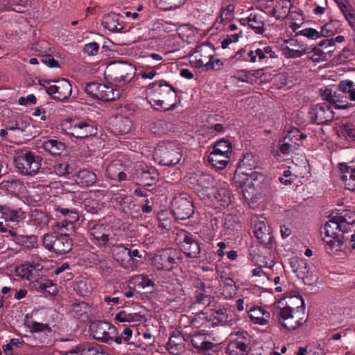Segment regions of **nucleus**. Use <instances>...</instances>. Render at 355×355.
<instances>
[{"instance_id": "f257e3e1", "label": "nucleus", "mask_w": 355, "mask_h": 355, "mask_svg": "<svg viewBox=\"0 0 355 355\" xmlns=\"http://www.w3.org/2000/svg\"><path fill=\"white\" fill-rule=\"evenodd\" d=\"M146 99L156 110H173L178 103L175 89L164 81L155 82L148 86Z\"/></svg>"}, {"instance_id": "f03ea898", "label": "nucleus", "mask_w": 355, "mask_h": 355, "mask_svg": "<svg viewBox=\"0 0 355 355\" xmlns=\"http://www.w3.org/2000/svg\"><path fill=\"white\" fill-rule=\"evenodd\" d=\"M135 73V69L131 64L121 61L110 62L105 70V78L119 86L128 83Z\"/></svg>"}, {"instance_id": "7ed1b4c3", "label": "nucleus", "mask_w": 355, "mask_h": 355, "mask_svg": "<svg viewBox=\"0 0 355 355\" xmlns=\"http://www.w3.org/2000/svg\"><path fill=\"white\" fill-rule=\"evenodd\" d=\"M60 129L65 135L78 139H85L97 133V128L92 121L80 119H65L61 122Z\"/></svg>"}, {"instance_id": "20e7f679", "label": "nucleus", "mask_w": 355, "mask_h": 355, "mask_svg": "<svg viewBox=\"0 0 355 355\" xmlns=\"http://www.w3.org/2000/svg\"><path fill=\"white\" fill-rule=\"evenodd\" d=\"M155 156L161 164L171 166L180 161L182 153L176 142L162 141L155 148Z\"/></svg>"}, {"instance_id": "39448f33", "label": "nucleus", "mask_w": 355, "mask_h": 355, "mask_svg": "<svg viewBox=\"0 0 355 355\" xmlns=\"http://www.w3.org/2000/svg\"><path fill=\"white\" fill-rule=\"evenodd\" d=\"M323 241L326 243L327 250L331 254L343 249L345 243L344 233L339 232L336 223L327 222L324 227Z\"/></svg>"}, {"instance_id": "423d86ee", "label": "nucleus", "mask_w": 355, "mask_h": 355, "mask_svg": "<svg viewBox=\"0 0 355 355\" xmlns=\"http://www.w3.org/2000/svg\"><path fill=\"white\" fill-rule=\"evenodd\" d=\"M259 177L261 175L257 172L240 173L234 177L236 182L239 184L244 200L249 205L254 202L257 196L256 182Z\"/></svg>"}, {"instance_id": "0eeeda50", "label": "nucleus", "mask_w": 355, "mask_h": 355, "mask_svg": "<svg viewBox=\"0 0 355 355\" xmlns=\"http://www.w3.org/2000/svg\"><path fill=\"white\" fill-rule=\"evenodd\" d=\"M43 245L49 251H53L58 254H63L71 250L72 241L67 232L60 234L49 233L44 235Z\"/></svg>"}, {"instance_id": "6e6552de", "label": "nucleus", "mask_w": 355, "mask_h": 355, "mask_svg": "<svg viewBox=\"0 0 355 355\" xmlns=\"http://www.w3.org/2000/svg\"><path fill=\"white\" fill-rule=\"evenodd\" d=\"M202 320L201 325L211 327L220 324L232 325L237 320L235 312H198L195 320Z\"/></svg>"}, {"instance_id": "1a4fd4ad", "label": "nucleus", "mask_w": 355, "mask_h": 355, "mask_svg": "<svg viewBox=\"0 0 355 355\" xmlns=\"http://www.w3.org/2000/svg\"><path fill=\"white\" fill-rule=\"evenodd\" d=\"M232 153V145L225 140L218 141L213 147V150L208 156L209 164L218 169L224 168Z\"/></svg>"}, {"instance_id": "9d476101", "label": "nucleus", "mask_w": 355, "mask_h": 355, "mask_svg": "<svg viewBox=\"0 0 355 355\" xmlns=\"http://www.w3.org/2000/svg\"><path fill=\"white\" fill-rule=\"evenodd\" d=\"M42 158L31 152L19 155L15 159L16 168L19 172L27 175L37 174L41 167Z\"/></svg>"}, {"instance_id": "9b49d317", "label": "nucleus", "mask_w": 355, "mask_h": 355, "mask_svg": "<svg viewBox=\"0 0 355 355\" xmlns=\"http://www.w3.org/2000/svg\"><path fill=\"white\" fill-rule=\"evenodd\" d=\"M233 334L231 336L233 337ZM225 348V355H246L251 349L250 338L246 331H236Z\"/></svg>"}, {"instance_id": "f8f14e48", "label": "nucleus", "mask_w": 355, "mask_h": 355, "mask_svg": "<svg viewBox=\"0 0 355 355\" xmlns=\"http://www.w3.org/2000/svg\"><path fill=\"white\" fill-rule=\"evenodd\" d=\"M86 92L99 100L105 101H115L121 96V92L118 89L98 83H89L85 87Z\"/></svg>"}, {"instance_id": "ddd939ff", "label": "nucleus", "mask_w": 355, "mask_h": 355, "mask_svg": "<svg viewBox=\"0 0 355 355\" xmlns=\"http://www.w3.org/2000/svg\"><path fill=\"white\" fill-rule=\"evenodd\" d=\"M89 331L93 338L103 343H112L116 336V327L106 321H95L91 323Z\"/></svg>"}, {"instance_id": "4468645a", "label": "nucleus", "mask_w": 355, "mask_h": 355, "mask_svg": "<svg viewBox=\"0 0 355 355\" xmlns=\"http://www.w3.org/2000/svg\"><path fill=\"white\" fill-rule=\"evenodd\" d=\"M175 241L181 250L189 257H197L200 252V245L193 236L186 231L177 233Z\"/></svg>"}, {"instance_id": "2eb2a0df", "label": "nucleus", "mask_w": 355, "mask_h": 355, "mask_svg": "<svg viewBox=\"0 0 355 355\" xmlns=\"http://www.w3.org/2000/svg\"><path fill=\"white\" fill-rule=\"evenodd\" d=\"M196 180V191L202 199L211 198V194L214 192V187L217 182L216 180L208 174L198 173L193 177Z\"/></svg>"}, {"instance_id": "dca6fc26", "label": "nucleus", "mask_w": 355, "mask_h": 355, "mask_svg": "<svg viewBox=\"0 0 355 355\" xmlns=\"http://www.w3.org/2000/svg\"><path fill=\"white\" fill-rule=\"evenodd\" d=\"M46 91L53 99L64 101L71 96L72 87L67 79H61L49 83Z\"/></svg>"}, {"instance_id": "f3484780", "label": "nucleus", "mask_w": 355, "mask_h": 355, "mask_svg": "<svg viewBox=\"0 0 355 355\" xmlns=\"http://www.w3.org/2000/svg\"><path fill=\"white\" fill-rule=\"evenodd\" d=\"M176 252L171 248L164 249L155 254L152 258V265L157 270H171L175 265Z\"/></svg>"}, {"instance_id": "a211bd4d", "label": "nucleus", "mask_w": 355, "mask_h": 355, "mask_svg": "<svg viewBox=\"0 0 355 355\" xmlns=\"http://www.w3.org/2000/svg\"><path fill=\"white\" fill-rule=\"evenodd\" d=\"M309 115L311 121L318 125L328 123L334 117L331 107L326 103L313 106L309 112Z\"/></svg>"}, {"instance_id": "6ab92c4d", "label": "nucleus", "mask_w": 355, "mask_h": 355, "mask_svg": "<svg viewBox=\"0 0 355 355\" xmlns=\"http://www.w3.org/2000/svg\"><path fill=\"white\" fill-rule=\"evenodd\" d=\"M173 213L178 220H185L191 217L193 212L192 202L186 197L179 196L172 202Z\"/></svg>"}, {"instance_id": "aec40b11", "label": "nucleus", "mask_w": 355, "mask_h": 355, "mask_svg": "<svg viewBox=\"0 0 355 355\" xmlns=\"http://www.w3.org/2000/svg\"><path fill=\"white\" fill-rule=\"evenodd\" d=\"M114 259L124 269L134 271L137 268V264L134 259L130 258L129 249L123 245H116L112 247Z\"/></svg>"}, {"instance_id": "412c9836", "label": "nucleus", "mask_w": 355, "mask_h": 355, "mask_svg": "<svg viewBox=\"0 0 355 355\" xmlns=\"http://www.w3.org/2000/svg\"><path fill=\"white\" fill-rule=\"evenodd\" d=\"M187 340H189L192 346L199 352L205 353L213 349L215 345L211 341V337L201 331H196L187 335Z\"/></svg>"}, {"instance_id": "4be33fe9", "label": "nucleus", "mask_w": 355, "mask_h": 355, "mask_svg": "<svg viewBox=\"0 0 355 355\" xmlns=\"http://www.w3.org/2000/svg\"><path fill=\"white\" fill-rule=\"evenodd\" d=\"M339 216H332L328 222L336 223L338 225L339 232H348L355 225V212L350 210H343Z\"/></svg>"}, {"instance_id": "5701e85b", "label": "nucleus", "mask_w": 355, "mask_h": 355, "mask_svg": "<svg viewBox=\"0 0 355 355\" xmlns=\"http://www.w3.org/2000/svg\"><path fill=\"white\" fill-rule=\"evenodd\" d=\"M89 234L96 245L103 247L108 243L110 230L103 224L94 223L89 227Z\"/></svg>"}, {"instance_id": "b1692460", "label": "nucleus", "mask_w": 355, "mask_h": 355, "mask_svg": "<svg viewBox=\"0 0 355 355\" xmlns=\"http://www.w3.org/2000/svg\"><path fill=\"white\" fill-rule=\"evenodd\" d=\"M211 55L212 51L209 46L201 45L198 46L191 55V62L195 64L196 67H202L206 70L210 62Z\"/></svg>"}, {"instance_id": "393cba45", "label": "nucleus", "mask_w": 355, "mask_h": 355, "mask_svg": "<svg viewBox=\"0 0 355 355\" xmlns=\"http://www.w3.org/2000/svg\"><path fill=\"white\" fill-rule=\"evenodd\" d=\"M282 324L289 330L295 329L305 320L304 312H278Z\"/></svg>"}, {"instance_id": "a878e982", "label": "nucleus", "mask_w": 355, "mask_h": 355, "mask_svg": "<svg viewBox=\"0 0 355 355\" xmlns=\"http://www.w3.org/2000/svg\"><path fill=\"white\" fill-rule=\"evenodd\" d=\"M58 211L64 216V219L57 224L58 229L62 231L65 230L67 232H73L74 223L79 219L78 213L75 210H69L66 208H58Z\"/></svg>"}, {"instance_id": "bb28decb", "label": "nucleus", "mask_w": 355, "mask_h": 355, "mask_svg": "<svg viewBox=\"0 0 355 355\" xmlns=\"http://www.w3.org/2000/svg\"><path fill=\"white\" fill-rule=\"evenodd\" d=\"M327 42L321 41L311 51L309 52L308 58L314 62H320L331 59L333 49L327 46Z\"/></svg>"}, {"instance_id": "cd10ccee", "label": "nucleus", "mask_w": 355, "mask_h": 355, "mask_svg": "<svg viewBox=\"0 0 355 355\" xmlns=\"http://www.w3.org/2000/svg\"><path fill=\"white\" fill-rule=\"evenodd\" d=\"M282 51L287 58H300L305 53L304 46L295 39L284 41L282 44Z\"/></svg>"}, {"instance_id": "c85d7f7f", "label": "nucleus", "mask_w": 355, "mask_h": 355, "mask_svg": "<svg viewBox=\"0 0 355 355\" xmlns=\"http://www.w3.org/2000/svg\"><path fill=\"white\" fill-rule=\"evenodd\" d=\"M0 213L6 222L18 225L26 218V213L21 209H14L9 205H0Z\"/></svg>"}, {"instance_id": "c756f323", "label": "nucleus", "mask_w": 355, "mask_h": 355, "mask_svg": "<svg viewBox=\"0 0 355 355\" xmlns=\"http://www.w3.org/2000/svg\"><path fill=\"white\" fill-rule=\"evenodd\" d=\"M125 171V167L121 164V159L113 160L106 167L107 178L119 181L124 180L126 178Z\"/></svg>"}, {"instance_id": "7c9ffc66", "label": "nucleus", "mask_w": 355, "mask_h": 355, "mask_svg": "<svg viewBox=\"0 0 355 355\" xmlns=\"http://www.w3.org/2000/svg\"><path fill=\"white\" fill-rule=\"evenodd\" d=\"M340 171L341 178L345 183V188L350 191H355V164H341Z\"/></svg>"}, {"instance_id": "2f4dec72", "label": "nucleus", "mask_w": 355, "mask_h": 355, "mask_svg": "<svg viewBox=\"0 0 355 355\" xmlns=\"http://www.w3.org/2000/svg\"><path fill=\"white\" fill-rule=\"evenodd\" d=\"M187 338L180 333L173 334L167 343V350L171 354L180 355L184 352V342Z\"/></svg>"}, {"instance_id": "473e14b6", "label": "nucleus", "mask_w": 355, "mask_h": 355, "mask_svg": "<svg viewBox=\"0 0 355 355\" xmlns=\"http://www.w3.org/2000/svg\"><path fill=\"white\" fill-rule=\"evenodd\" d=\"M263 75L262 69L257 70H239L237 71L233 77L239 81L249 83L251 85L254 84L257 80Z\"/></svg>"}, {"instance_id": "72a5a7b5", "label": "nucleus", "mask_w": 355, "mask_h": 355, "mask_svg": "<svg viewBox=\"0 0 355 355\" xmlns=\"http://www.w3.org/2000/svg\"><path fill=\"white\" fill-rule=\"evenodd\" d=\"M15 275L22 279L31 280L37 275L35 268L31 263H21L15 268Z\"/></svg>"}, {"instance_id": "f704fd0d", "label": "nucleus", "mask_w": 355, "mask_h": 355, "mask_svg": "<svg viewBox=\"0 0 355 355\" xmlns=\"http://www.w3.org/2000/svg\"><path fill=\"white\" fill-rule=\"evenodd\" d=\"M150 286H154V282L148 277V275L144 274L132 277L128 282V287L132 289H144Z\"/></svg>"}, {"instance_id": "c9c22d12", "label": "nucleus", "mask_w": 355, "mask_h": 355, "mask_svg": "<svg viewBox=\"0 0 355 355\" xmlns=\"http://www.w3.org/2000/svg\"><path fill=\"white\" fill-rule=\"evenodd\" d=\"M42 148L51 155H60L65 150L66 146L58 140L49 139L42 144Z\"/></svg>"}, {"instance_id": "e433bc0d", "label": "nucleus", "mask_w": 355, "mask_h": 355, "mask_svg": "<svg viewBox=\"0 0 355 355\" xmlns=\"http://www.w3.org/2000/svg\"><path fill=\"white\" fill-rule=\"evenodd\" d=\"M248 26L257 34H263L264 28L263 17L261 14L252 12L248 17Z\"/></svg>"}, {"instance_id": "4c0bfd02", "label": "nucleus", "mask_w": 355, "mask_h": 355, "mask_svg": "<svg viewBox=\"0 0 355 355\" xmlns=\"http://www.w3.org/2000/svg\"><path fill=\"white\" fill-rule=\"evenodd\" d=\"M337 3L349 25L355 27V10L345 0H337Z\"/></svg>"}, {"instance_id": "58836bf2", "label": "nucleus", "mask_w": 355, "mask_h": 355, "mask_svg": "<svg viewBox=\"0 0 355 355\" xmlns=\"http://www.w3.org/2000/svg\"><path fill=\"white\" fill-rule=\"evenodd\" d=\"M115 319L121 322H128L133 323V325H137L145 321L144 316L137 313H128V312H119Z\"/></svg>"}, {"instance_id": "ea45409f", "label": "nucleus", "mask_w": 355, "mask_h": 355, "mask_svg": "<svg viewBox=\"0 0 355 355\" xmlns=\"http://www.w3.org/2000/svg\"><path fill=\"white\" fill-rule=\"evenodd\" d=\"M76 181L81 187H89L96 182V175L90 171L83 169L78 172Z\"/></svg>"}, {"instance_id": "a19ab883", "label": "nucleus", "mask_w": 355, "mask_h": 355, "mask_svg": "<svg viewBox=\"0 0 355 355\" xmlns=\"http://www.w3.org/2000/svg\"><path fill=\"white\" fill-rule=\"evenodd\" d=\"M119 15L112 13L104 17L103 24L109 31L117 32L123 29V25L119 22Z\"/></svg>"}, {"instance_id": "79ce46f5", "label": "nucleus", "mask_w": 355, "mask_h": 355, "mask_svg": "<svg viewBox=\"0 0 355 355\" xmlns=\"http://www.w3.org/2000/svg\"><path fill=\"white\" fill-rule=\"evenodd\" d=\"M71 355H97L100 354L97 348L91 343H83L69 352Z\"/></svg>"}, {"instance_id": "37998d69", "label": "nucleus", "mask_w": 355, "mask_h": 355, "mask_svg": "<svg viewBox=\"0 0 355 355\" xmlns=\"http://www.w3.org/2000/svg\"><path fill=\"white\" fill-rule=\"evenodd\" d=\"M220 202L222 207H226L230 202V195L229 191L225 187H214V192L211 194V198Z\"/></svg>"}, {"instance_id": "c03bdc74", "label": "nucleus", "mask_w": 355, "mask_h": 355, "mask_svg": "<svg viewBox=\"0 0 355 355\" xmlns=\"http://www.w3.org/2000/svg\"><path fill=\"white\" fill-rule=\"evenodd\" d=\"M30 314L26 315L25 325L27 327L31 332H43L49 333L51 331V328L47 323L40 322L37 321L30 320Z\"/></svg>"}, {"instance_id": "a18cd8bd", "label": "nucleus", "mask_w": 355, "mask_h": 355, "mask_svg": "<svg viewBox=\"0 0 355 355\" xmlns=\"http://www.w3.org/2000/svg\"><path fill=\"white\" fill-rule=\"evenodd\" d=\"M140 208H141L142 211L145 213H150L152 211V207L150 205H144L141 207L135 205L133 202H131L129 198H126L123 204V210L127 214H129L132 216H136L135 213H137Z\"/></svg>"}, {"instance_id": "49530a36", "label": "nucleus", "mask_w": 355, "mask_h": 355, "mask_svg": "<svg viewBox=\"0 0 355 355\" xmlns=\"http://www.w3.org/2000/svg\"><path fill=\"white\" fill-rule=\"evenodd\" d=\"M338 92L347 95L349 101H355V84L352 80L341 81L338 85Z\"/></svg>"}, {"instance_id": "de8ad7c7", "label": "nucleus", "mask_w": 355, "mask_h": 355, "mask_svg": "<svg viewBox=\"0 0 355 355\" xmlns=\"http://www.w3.org/2000/svg\"><path fill=\"white\" fill-rule=\"evenodd\" d=\"M297 149L295 145L284 139L282 143L279 142L275 148L272 150V155L280 159L282 156L288 155L293 150Z\"/></svg>"}, {"instance_id": "09e8293b", "label": "nucleus", "mask_w": 355, "mask_h": 355, "mask_svg": "<svg viewBox=\"0 0 355 355\" xmlns=\"http://www.w3.org/2000/svg\"><path fill=\"white\" fill-rule=\"evenodd\" d=\"M306 138V135L300 132L299 129L296 128H291L287 130V133L284 137V139L293 145H295L296 148H298L300 144L297 141L303 140Z\"/></svg>"}, {"instance_id": "8fccbe9b", "label": "nucleus", "mask_w": 355, "mask_h": 355, "mask_svg": "<svg viewBox=\"0 0 355 355\" xmlns=\"http://www.w3.org/2000/svg\"><path fill=\"white\" fill-rule=\"evenodd\" d=\"M291 2L288 0H279L273 8V15L277 19H283L289 12Z\"/></svg>"}, {"instance_id": "3c124183", "label": "nucleus", "mask_w": 355, "mask_h": 355, "mask_svg": "<svg viewBox=\"0 0 355 355\" xmlns=\"http://www.w3.org/2000/svg\"><path fill=\"white\" fill-rule=\"evenodd\" d=\"M291 265L293 271L299 275L304 276L309 272L308 263L305 259L293 257L291 259Z\"/></svg>"}, {"instance_id": "603ef678", "label": "nucleus", "mask_w": 355, "mask_h": 355, "mask_svg": "<svg viewBox=\"0 0 355 355\" xmlns=\"http://www.w3.org/2000/svg\"><path fill=\"white\" fill-rule=\"evenodd\" d=\"M6 128L9 130H18L20 132H24L28 127L29 123L26 120L17 117L14 121H8L6 122Z\"/></svg>"}, {"instance_id": "864d4df0", "label": "nucleus", "mask_w": 355, "mask_h": 355, "mask_svg": "<svg viewBox=\"0 0 355 355\" xmlns=\"http://www.w3.org/2000/svg\"><path fill=\"white\" fill-rule=\"evenodd\" d=\"M235 6L234 4H228L225 8H223L220 17L215 23V26L224 22H228L232 20L234 17Z\"/></svg>"}, {"instance_id": "5fc2aeb1", "label": "nucleus", "mask_w": 355, "mask_h": 355, "mask_svg": "<svg viewBox=\"0 0 355 355\" xmlns=\"http://www.w3.org/2000/svg\"><path fill=\"white\" fill-rule=\"evenodd\" d=\"M132 122L127 117L119 116L116 122V130L120 135H125L130 132Z\"/></svg>"}, {"instance_id": "6e6d98bb", "label": "nucleus", "mask_w": 355, "mask_h": 355, "mask_svg": "<svg viewBox=\"0 0 355 355\" xmlns=\"http://www.w3.org/2000/svg\"><path fill=\"white\" fill-rule=\"evenodd\" d=\"M333 104L338 109H346L352 107V104L348 101L347 96L343 93L334 92Z\"/></svg>"}, {"instance_id": "4d7b16f0", "label": "nucleus", "mask_w": 355, "mask_h": 355, "mask_svg": "<svg viewBox=\"0 0 355 355\" xmlns=\"http://www.w3.org/2000/svg\"><path fill=\"white\" fill-rule=\"evenodd\" d=\"M171 124L164 120H157L150 125V130L153 133L157 135L166 134Z\"/></svg>"}, {"instance_id": "13d9d810", "label": "nucleus", "mask_w": 355, "mask_h": 355, "mask_svg": "<svg viewBox=\"0 0 355 355\" xmlns=\"http://www.w3.org/2000/svg\"><path fill=\"white\" fill-rule=\"evenodd\" d=\"M252 322L259 325H266L268 323L270 319L269 312H253L249 314Z\"/></svg>"}, {"instance_id": "bf43d9fd", "label": "nucleus", "mask_w": 355, "mask_h": 355, "mask_svg": "<svg viewBox=\"0 0 355 355\" xmlns=\"http://www.w3.org/2000/svg\"><path fill=\"white\" fill-rule=\"evenodd\" d=\"M268 232V230L263 222L259 221L254 225V234L261 241H265L268 237L270 239Z\"/></svg>"}, {"instance_id": "052dcab7", "label": "nucleus", "mask_w": 355, "mask_h": 355, "mask_svg": "<svg viewBox=\"0 0 355 355\" xmlns=\"http://www.w3.org/2000/svg\"><path fill=\"white\" fill-rule=\"evenodd\" d=\"M339 28L340 23L338 21H331L325 24L321 28L320 31L322 37H329L336 33Z\"/></svg>"}, {"instance_id": "680f3d73", "label": "nucleus", "mask_w": 355, "mask_h": 355, "mask_svg": "<svg viewBox=\"0 0 355 355\" xmlns=\"http://www.w3.org/2000/svg\"><path fill=\"white\" fill-rule=\"evenodd\" d=\"M264 53L263 52V49L257 48L255 49H252L246 53V55L244 56V59L247 61H250L251 62H257V58L259 60H262L265 59Z\"/></svg>"}, {"instance_id": "e2e57ef3", "label": "nucleus", "mask_w": 355, "mask_h": 355, "mask_svg": "<svg viewBox=\"0 0 355 355\" xmlns=\"http://www.w3.org/2000/svg\"><path fill=\"white\" fill-rule=\"evenodd\" d=\"M71 168L67 162H57L53 166V173L59 176H65L71 173Z\"/></svg>"}, {"instance_id": "0e129e2a", "label": "nucleus", "mask_w": 355, "mask_h": 355, "mask_svg": "<svg viewBox=\"0 0 355 355\" xmlns=\"http://www.w3.org/2000/svg\"><path fill=\"white\" fill-rule=\"evenodd\" d=\"M102 207V205L96 199H88L85 201V208L91 214H97Z\"/></svg>"}, {"instance_id": "69168bd1", "label": "nucleus", "mask_w": 355, "mask_h": 355, "mask_svg": "<svg viewBox=\"0 0 355 355\" xmlns=\"http://www.w3.org/2000/svg\"><path fill=\"white\" fill-rule=\"evenodd\" d=\"M132 334V331L130 327H125L119 336L116 330V336L114 337V342L116 344H121L123 342L128 341Z\"/></svg>"}, {"instance_id": "338daca9", "label": "nucleus", "mask_w": 355, "mask_h": 355, "mask_svg": "<svg viewBox=\"0 0 355 355\" xmlns=\"http://www.w3.org/2000/svg\"><path fill=\"white\" fill-rule=\"evenodd\" d=\"M290 304H295L296 307H292L289 305L284 308L282 311H295L296 309H305V303L304 299L300 296H296L290 299Z\"/></svg>"}, {"instance_id": "774afa93", "label": "nucleus", "mask_w": 355, "mask_h": 355, "mask_svg": "<svg viewBox=\"0 0 355 355\" xmlns=\"http://www.w3.org/2000/svg\"><path fill=\"white\" fill-rule=\"evenodd\" d=\"M145 67H143L144 68ZM160 67V65H154L152 68L150 69L148 71L147 69H144L142 71L139 72V76L141 79H153L156 75L157 74V70L159 69Z\"/></svg>"}]
</instances>
